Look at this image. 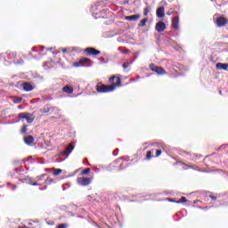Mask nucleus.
I'll return each mask as SVG.
<instances>
[{"label":"nucleus","instance_id":"f257e3e1","mask_svg":"<svg viewBox=\"0 0 228 228\" xmlns=\"http://www.w3.org/2000/svg\"><path fill=\"white\" fill-rule=\"evenodd\" d=\"M95 88H96V92H98V94H108V93L113 92V90H115V86L104 85L101 82L96 85Z\"/></svg>","mask_w":228,"mask_h":228},{"label":"nucleus","instance_id":"f03ea898","mask_svg":"<svg viewBox=\"0 0 228 228\" xmlns=\"http://www.w3.org/2000/svg\"><path fill=\"white\" fill-rule=\"evenodd\" d=\"M73 67H92V61L85 57L78 61L73 62Z\"/></svg>","mask_w":228,"mask_h":228},{"label":"nucleus","instance_id":"7ed1b4c3","mask_svg":"<svg viewBox=\"0 0 228 228\" xmlns=\"http://www.w3.org/2000/svg\"><path fill=\"white\" fill-rule=\"evenodd\" d=\"M92 179L93 178L85 177V176L77 177V183L79 186H89V184H92Z\"/></svg>","mask_w":228,"mask_h":228},{"label":"nucleus","instance_id":"20e7f679","mask_svg":"<svg viewBox=\"0 0 228 228\" xmlns=\"http://www.w3.org/2000/svg\"><path fill=\"white\" fill-rule=\"evenodd\" d=\"M150 69L152 70V72H156V74L159 76H165V74H167V70H165V69L162 67H158L154 63L150 64Z\"/></svg>","mask_w":228,"mask_h":228},{"label":"nucleus","instance_id":"39448f33","mask_svg":"<svg viewBox=\"0 0 228 228\" xmlns=\"http://www.w3.org/2000/svg\"><path fill=\"white\" fill-rule=\"evenodd\" d=\"M109 81L110 83V86H114V90L117 86H120V85H122V79H120V77L112 76L109 78Z\"/></svg>","mask_w":228,"mask_h":228},{"label":"nucleus","instance_id":"423d86ee","mask_svg":"<svg viewBox=\"0 0 228 228\" xmlns=\"http://www.w3.org/2000/svg\"><path fill=\"white\" fill-rule=\"evenodd\" d=\"M228 19L224 16H219L216 20V25L217 28H224V26H227Z\"/></svg>","mask_w":228,"mask_h":228},{"label":"nucleus","instance_id":"0eeeda50","mask_svg":"<svg viewBox=\"0 0 228 228\" xmlns=\"http://www.w3.org/2000/svg\"><path fill=\"white\" fill-rule=\"evenodd\" d=\"M84 53H86V54L87 56H99V54H101V51L94 48V47H87L84 50Z\"/></svg>","mask_w":228,"mask_h":228},{"label":"nucleus","instance_id":"6e6552de","mask_svg":"<svg viewBox=\"0 0 228 228\" xmlns=\"http://www.w3.org/2000/svg\"><path fill=\"white\" fill-rule=\"evenodd\" d=\"M19 117L20 118H26L28 124H33V122L35 121V116L33 114H29V113L26 114L22 112L19 114Z\"/></svg>","mask_w":228,"mask_h":228},{"label":"nucleus","instance_id":"1a4fd4ad","mask_svg":"<svg viewBox=\"0 0 228 228\" xmlns=\"http://www.w3.org/2000/svg\"><path fill=\"white\" fill-rule=\"evenodd\" d=\"M155 29L159 33H163L167 29V25L163 21H159L155 26Z\"/></svg>","mask_w":228,"mask_h":228},{"label":"nucleus","instance_id":"9d476101","mask_svg":"<svg viewBox=\"0 0 228 228\" xmlns=\"http://www.w3.org/2000/svg\"><path fill=\"white\" fill-rule=\"evenodd\" d=\"M22 86L25 92H32V90H35V86H33V85H31L29 82H24Z\"/></svg>","mask_w":228,"mask_h":228},{"label":"nucleus","instance_id":"9b49d317","mask_svg":"<svg viewBox=\"0 0 228 228\" xmlns=\"http://www.w3.org/2000/svg\"><path fill=\"white\" fill-rule=\"evenodd\" d=\"M172 28H174V29H179V16L173 18Z\"/></svg>","mask_w":228,"mask_h":228},{"label":"nucleus","instance_id":"f8f14e48","mask_svg":"<svg viewBox=\"0 0 228 228\" xmlns=\"http://www.w3.org/2000/svg\"><path fill=\"white\" fill-rule=\"evenodd\" d=\"M216 68L217 69V70H227L228 63L218 62L216 63Z\"/></svg>","mask_w":228,"mask_h":228},{"label":"nucleus","instance_id":"ddd939ff","mask_svg":"<svg viewBox=\"0 0 228 228\" xmlns=\"http://www.w3.org/2000/svg\"><path fill=\"white\" fill-rule=\"evenodd\" d=\"M155 148H153V151H155V158H159V156H161L162 154V151H161V146H159V144H154Z\"/></svg>","mask_w":228,"mask_h":228},{"label":"nucleus","instance_id":"4468645a","mask_svg":"<svg viewBox=\"0 0 228 228\" xmlns=\"http://www.w3.org/2000/svg\"><path fill=\"white\" fill-rule=\"evenodd\" d=\"M157 17H159V19L165 17V7H159L157 9Z\"/></svg>","mask_w":228,"mask_h":228},{"label":"nucleus","instance_id":"2eb2a0df","mask_svg":"<svg viewBox=\"0 0 228 228\" xmlns=\"http://www.w3.org/2000/svg\"><path fill=\"white\" fill-rule=\"evenodd\" d=\"M35 142V138L32 137V135H28L24 138V142L27 143V145H33Z\"/></svg>","mask_w":228,"mask_h":228},{"label":"nucleus","instance_id":"dca6fc26","mask_svg":"<svg viewBox=\"0 0 228 228\" xmlns=\"http://www.w3.org/2000/svg\"><path fill=\"white\" fill-rule=\"evenodd\" d=\"M184 154H187V156H190V159H191L192 161H195L197 159H199V158H200V155H198L196 153H190L188 151H183Z\"/></svg>","mask_w":228,"mask_h":228},{"label":"nucleus","instance_id":"f3484780","mask_svg":"<svg viewBox=\"0 0 228 228\" xmlns=\"http://www.w3.org/2000/svg\"><path fill=\"white\" fill-rule=\"evenodd\" d=\"M72 151H74V144L69 143V146L66 148V150L62 152V154L69 156V154H70V152H72Z\"/></svg>","mask_w":228,"mask_h":228},{"label":"nucleus","instance_id":"a211bd4d","mask_svg":"<svg viewBox=\"0 0 228 228\" xmlns=\"http://www.w3.org/2000/svg\"><path fill=\"white\" fill-rule=\"evenodd\" d=\"M62 92L65 94H74V87L70 86H66L62 88Z\"/></svg>","mask_w":228,"mask_h":228},{"label":"nucleus","instance_id":"6ab92c4d","mask_svg":"<svg viewBox=\"0 0 228 228\" xmlns=\"http://www.w3.org/2000/svg\"><path fill=\"white\" fill-rule=\"evenodd\" d=\"M5 54L8 56L9 60H15V58H17V53L15 52L7 51Z\"/></svg>","mask_w":228,"mask_h":228},{"label":"nucleus","instance_id":"aec40b11","mask_svg":"<svg viewBox=\"0 0 228 228\" xmlns=\"http://www.w3.org/2000/svg\"><path fill=\"white\" fill-rule=\"evenodd\" d=\"M141 15L140 14H134L130 16H126V20H138L140 19Z\"/></svg>","mask_w":228,"mask_h":228},{"label":"nucleus","instance_id":"412c9836","mask_svg":"<svg viewBox=\"0 0 228 228\" xmlns=\"http://www.w3.org/2000/svg\"><path fill=\"white\" fill-rule=\"evenodd\" d=\"M154 152H156V151H154V149H151V151H148L146 152V156H145L146 161H149L152 159V154H154Z\"/></svg>","mask_w":228,"mask_h":228},{"label":"nucleus","instance_id":"4be33fe9","mask_svg":"<svg viewBox=\"0 0 228 228\" xmlns=\"http://www.w3.org/2000/svg\"><path fill=\"white\" fill-rule=\"evenodd\" d=\"M145 24H147V18L141 20L138 26L139 28H143L145 27Z\"/></svg>","mask_w":228,"mask_h":228},{"label":"nucleus","instance_id":"5701e85b","mask_svg":"<svg viewBox=\"0 0 228 228\" xmlns=\"http://www.w3.org/2000/svg\"><path fill=\"white\" fill-rule=\"evenodd\" d=\"M184 202H188V199H186V197H182L178 201H176V204H183Z\"/></svg>","mask_w":228,"mask_h":228},{"label":"nucleus","instance_id":"b1692460","mask_svg":"<svg viewBox=\"0 0 228 228\" xmlns=\"http://www.w3.org/2000/svg\"><path fill=\"white\" fill-rule=\"evenodd\" d=\"M20 133H21L22 134H26V133H28V126H26V125H24V126L21 127Z\"/></svg>","mask_w":228,"mask_h":228},{"label":"nucleus","instance_id":"393cba45","mask_svg":"<svg viewBox=\"0 0 228 228\" xmlns=\"http://www.w3.org/2000/svg\"><path fill=\"white\" fill-rule=\"evenodd\" d=\"M61 172H63L61 169H53V175H60V174H61Z\"/></svg>","mask_w":228,"mask_h":228},{"label":"nucleus","instance_id":"a878e982","mask_svg":"<svg viewBox=\"0 0 228 228\" xmlns=\"http://www.w3.org/2000/svg\"><path fill=\"white\" fill-rule=\"evenodd\" d=\"M88 174H90V167H87V168H86L85 170L82 171L83 175H86Z\"/></svg>","mask_w":228,"mask_h":228},{"label":"nucleus","instance_id":"bb28decb","mask_svg":"<svg viewBox=\"0 0 228 228\" xmlns=\"http://www.w3.org/2000/svg\"><path fill=\"white\" fill-rule=\"evenodd\" d=\"M45 183H46V184H52V183H53V178L48 177L45 179Z\"/></svg>","mask_w":228,"mask_h":228},{"label":"nucleus","instance_id":"cd10ccee","mask_svg":"<svg viewBox=\"0 0 228 228\" xmlns=\"http://www.w3.org/2000/svg\"><path fill=\"white\" fill-rule=\"evenodd\" d=\"M14 104H20V102H22V98H17L13 101Z\"/></svg>","mask_w":228,"mask_h":228},{"label":"nucleus","instance_id":"c85d7f7f","mask_svg":"<svg viewBox=\"0 0 228 228\" xmlns=\"http://www.w3.org/2000/svg\"><path fill=\"white\" fill-rule=\"evenodd\" d=\"M67 227H69V224H61L57 226V228H67Z\"/></svg>","mask_w":228,"mask_h":228},{"label":"nucleus","instance_id":"c756f323","mask_svg":"<svg viewBox=\"0 0 228 228\" xmlns=\"http://www.w3.org/2000/svg\"><path fill=\"white\" fill-rule=\"evenodd\" d=\"M49 111H51V109L49 107L43 108V112L44 113H49Z\"/></svg>","mask_w":228,"mask_h":228},{"label":"nucleus","instance_id":"7c9ffc66","mask_svg":"<svg viewBox=\"0 0 228 228\" xmlns=\"http://www.w3.org/2000/svg\"><path fill=\"white\" fill-rule=\"evenodd\" d=\"M143 14H144V17H147V15H149V7L144 8Z\"/></svg>","mask_w":228,"mask_h":228},{"label":"nucleus","instance_id":"2f4dec72","mask_svg":"<svg viewBox=\"0 0 228 228\" xmlns=\"http://www.w3.org/2000/svg\"><path fill=\"white\" fill-rule=\"evenodd\" d=\"M129 65H131V63L129 62H124L123 64V69H127L129 67Z\"/></svg>","mask_w":228,"mask_h":228},{"label":"nucleus","instance_id":"473e14b6","mask_svg":"<svg viewBox=\"0 0 228 228\" xmlns=\"http://www.w3.org/2000/svg\"><path fill=\"white\" fill-rule=\"evenodd\" d=\"M127 53H131V51H129L128 49H126V50L123 51L124 54H127Z\"/></svg>","mask_w":228,"mask_h":228},{"label":"nucleus","instance_id":"72a5a7b5","mask_svg":"<svg viewBox=\"0 0 228 228\" xmlns=\"http://www.w3.org/2000/svg\"><path fill=\"white\" fill-rule=\"evenodd\" d=\"M12 191H15V190H17V185H12Z\"/></svg>","mask_w":228,"mask_h":228},{"label":"nucleus","instance_id":"f704fd0d","mask_svg":"<svg viewBox=\"0 0 228 228\" xmlns=\"http://www.w3.org/2000/svg\"><path fill=\"white\" fill-rule=\"evenodd\" d=\"M32 186H38V183H31Z\"/></svg>","mask_w":228,"mask_h":228},{"label":"nucleus","instance_id":"c9c22d12","mask_svg":"<svg viewBox=\"0 0 228 228\" xmlns=\"http://www.w3.org/2000/svg\"><path fill=\"white\" fill-rule=\"evenodd\" d=\"M61 52H62V53H67L68 50H67V48H63V49L61 50Z\"/></svg>","mask_w":228,"mask_h":228},{"label":"nucleus","instance_id":"e433bc0d","mask_svg":"<svg viewBox=\"0 0 228 228\" xmlns=\"http://www.w3.org/2000/svg\"><path fill=\"white\" fill-rule=\"evenodd\" d=\"M210 199H212V200H215L216 199V196H210Z\"/></svg>","mask_w":228,"mask_h":228},{"label":"nucleus","instance_id":"4c0bfd02","mask_svg":"<svg viewBox=\"0 0 228 228\" xmlns=\"http://www.w3.org/2000/svg\"><path fill=\"white\" fill-rule=\"evenodd\" d=\"M186 167H188V168H193V166L187 165Z\"/></svg>","mask_w":228,"mask_h":228},{"label":"nucleus","instance_id":"58836bf2","mask_svg":"<svg viewBox=\"0 0 228 228\" xmlns=\"http://www.w3.org/2000/svg\"><path fill=\"white\" fill-rule=\"evenodd\" d=\"M167 15H172V13H170V12H167Z\"/></svg>","mask_w":228,"mask_h":228},{"label":"nucleus","instance_id":"ea45409f","mask_svg":"<svg viewBox=\"0 0 228 228\" xmlns=\"http://www.w3.org/2000/svg\"><path fill=\"white\" fill-rule=\"evenodd\" d=\"M45 176V175H42V177Z\"/></svg>","mask_w":228,"mask_h":228}]
</instances>
